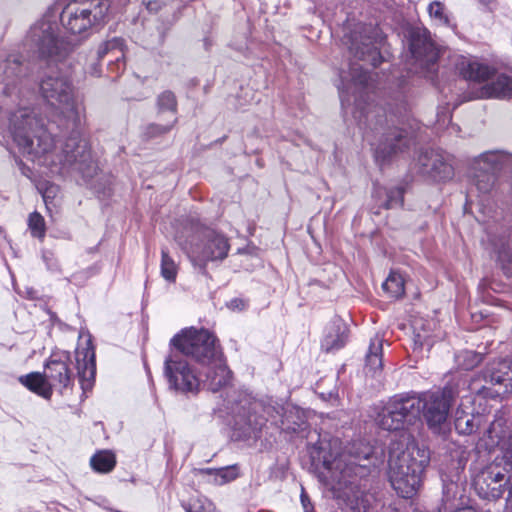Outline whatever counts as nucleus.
I'll use <instances>...</instances> for the list:
<instances>
[{"instance_id": "obj_1", "label": "nucleus", "mask_w": 512, "mask_h": 512, "mask_svg": "<svg viewBox=\"0 0 512 512\" xmlns=\"http://www.w3.org/2000/svg\"><path fill=\"white\" fill-rule=\"evenodd\" d=\"M40 93L48 105L67 119V126L72 129L71 136L62 145L60 152L55 153L54 139L43 119L33 109L21 108L10 118L14 142L32 161L55 167L53 172L61 173L72 165H78L77 169L84 172L82 166L91 162V153L77 130L81 124V107L75 100L71 81L59 72H51L42 78Z\"/></svg>"}, {"instance_id": "obj_2", "label": "nucleus", "mask_w": 512, "mask_h": 512, "mask_svg": "<svg viewBox=\"0 0 512 512\" xmlns=\"http://www.w3.org/2000/svg\"><path fill=\"white\" fill-rule=\"evenodd\" d=\"M309 454L320 482L333 491H340L351 482L357 461L368 459L372 448L359 440L342 449L338 438H322L309 447Z\"/></svg>"}, {"instance_id": "obj_3", "label": "nucleus", "mask_w": 512, "mask_h": 512, "mask_svg": "<svg viewBox=\"0 0 512 512\" xmlns=\"http://www.w3.org/2000/svg\"><path fill=\"white\" fill-rule=\"evenodd\" d=\"M429 460L428 450L416 444L408 445L396 457L390 456L389 480L399 496L411 498L416 494Z\"/></svg>"}, {"instance_id": "obj_4", "label": "nucleus", "mask_w": 512, "mask_h": 512, "mask_svg": "<svg viewBox=\"0 0 512 512\" xmlns=\"http://www.w3.org/2000/svg\"><path fill=\"white\" fill-rule=\"evenodd\" d=\"M111 0H74L61 12L63 27L84 38L99 31L110 20Z\"/></svg>"}, {"instance_id": "obj_5", "label": "nucleus", "mask_w": 512, "mask_h": 512, "mask_svg": "<svg viewBox=\"0 0 512 512\" xmlns=\"http://www.w3.org/2000/svg\"><path fill=\"white\" fill-rule=\"evenodd\" d=\"M170 345L183 357L189 356L202 365L209 364L222 354L216 337L206 329H183L171 339Z\"/></svg>"}, {"instance_id": "obj_6", "label": "nucleus", "mask_w": 512, "mask_h": 512, "mask_svg": "<svg viewBox=\"0 0 512 512\" xmlns=\"http://www.w3.org/2000/svg\"><path fill=\"white\" fill-rule=\"evenodd\" d=\"M58 31L57 22L45 17L30 28L26 41L40 57L59 61L73 50L74 45L60 37Z\"/></svg>"}, {"instance_id": "obj_7", "label": "nucleus", "mask_w": 512, "mask_h": 512, "mask_svg": "<svg viewBox=\"0 0 512 512\" xmlns=\"http://www.w3.org/2000/svg\"><path fill=\"white\" fill-rule=\"evenodd\" d=\"M458 392L451 386H445L442 390L424 392L418 395L421 400V413L428 427L439 433L446 423L449 409Z\"/></svg>"}, {"instance_id": "obj_8", "label": "nucleus", "mask_w": 512, "mask_h": 512, "mask_svg": "<svg viewBox=\"0 0 512 512\" xmlns=\"http://www.w3.org/2000/svg\"><path fill=\"white\" fill-rule=\"evenodd\" d=\"M164 374L169 388L181 393H196L200 381L194 370L179 352L171 349L164 363Z\"/></svg>"}, {"instance_id": "obj_9", "label": "nucleus", "mask_w": 512, "mask_h": 512, "mask_svg": "<svg viewBox=\"0 0 512 512\" xmlns=\"http://www.w3.org/2000/svg\"><path fill=\"white\" fill-rule=\"evenodd\" d=\"M372 30L369 25L359 24L344 36V43L355 58L377 67L381 63V55L374 44Z\"/></svg>"}, {"instance_id": "obj_10", "label": "nucleus", "mask_w": 512, "mask_h": 512, "mask_svg": "<svg viewBox=\"0 0 512 512\" xmlns=\"http://www.w3.org/2000/svg\"><path fill=\"white\" fill-rule=\"evenodd\" d=\"M341 85L338 87L342 105H350L352 100L356 107L361 106L363 91L368 87L370 74L358 63H350L348 71L341 70Z\"/></svg>"}, {"instance_id": "obj_11", "label": "nucleus", "mask_w": 512, "mask_h": 512, "mask_svg": "<svg viewBox=\"0 0 512 512\" xmlns=\"http://www.w3.org/2000/svg\"><path fill=\"white\" fill-rule=\"evenodd\" d=\"M228 240L215 231H207L204 238L191 246L188 253L195 265L204 268L209 261L223 260L229 251Z\"/></svg>"}, {"instance_id": "obj_12", "label": "nucleus", "mask_w": 512, "mask_h": 512, "mask_svg": "<svg viewBox=\"0 0 512 512\" xmlns=\"http://www.w3.org/2000/svg\"><path fill=\"white\" fill-rule=\"evenodd\" d=\"M452 156L441 150L422 151L417 159V166L420 173L428 176L434 181H447L454 176Z\"/></svg>"}, {"instance_id": "obj_13", "label": "nucleus", "mask_w": 512, "mask_h": 512, "mask_svg": "<svg viewBox=\"0 0 512 512\" xmlns=\"http://www.w3.org/2000/svg\"><path fill=\"white\" fill-rule=\"evenodd\" d=\"M44 373L52 391L56 390L60 394H64L71 390L74 385L69 353L63 352L51 355L44 365Z\"/></svg>"}, {"instance_id": "obj_14", "label": "nucleus", "mask_w": 512, "mask_h": 512, "mask_svg": "<svg viewBox=\"0 0 512 512\" xmlns=\"http://www.w3.org/2000/svg\"><path fill=\"white\" fill-rule=\"evenodd\" d=\"M504 479L505 475L499 467L490 465L475 476L473 483L481 498L497 500L502 497L505 487L511 482V477L503 482Z\"/></svg>"}, {"instance_id": "obj_15", "label": "nucleus", "mask_w": 512, "mask_h": 512, "mask_svg": "<svg viewBox=\"0 0 512 512\" xmlns=\"http://www.w3.org/2000/svg\"><path fill=\"white\" fill-rule=\"evenodd\" d=\"M228 407L234 417V425L237 429L245 434L250 431H255L262 424L257 420V417L252 413L256 410L257 403L249 394L239 392L231 400Z\"/></svg>"}, {"instance_id": "obj_16", "label": "nucleus", "mask_w": 512, "mask_h": 512, "mask_svg": "<svg viewBox=\"0 0 512 512\" xmlns=\"http://www.w3.org/2000/svg\"><path fill=\"white\" fill-rule=\"evenodd\" d=\"M409 50L421 67L428 68L437 61V49L426 29L413 28L409 32Z\"/></svg>"}, {"instance_id": "obj_17", "label": "nucleus", "mask_w": 512, "mask_h": 512, "mask_svg": "<svg viewBox=\"0 0 512 512\" xmlns=\"http://www.w3.org/2000/svg\"><path fill=\"white\" fill-rule=\"evenodd\" d=\"M75 358L79 383L83 393L86 394L93 388L96 375L95 350L91 339H88L84 346L77 347Z\"/></svg>"}, {"instance_id": "obj_18", "label": "nucleus", "mask_w": 512, "mask_h": 512, "mask_svg": "<svg viewBox=\"0 0 512 512\" xmlns=\"http://www.w3.org/2000/svg\"><path fill=\"white\" fill-rule=\"evenodd\" d=\"M509 419L504 413L498 412L488 429V437L500 447L503 459L512 465V431Z\"/></svg>"}, {"instance_id": "obj_19", "label": "nucleus", "mask_w": 512, "mask_h": 512, "mask_svg": "<svg viewBox=\"0 0 512 512\" xmlns=\"http://www.w3.org/2000/svg\"><path fill=\"white\" fill-rule=\"evenodd\" d=\"M24 75L22 56L11 53L7 56L0 55V81L5 84L4 93L10 95L16 84Z\"/></svg>"}, {"instance_id": "obj_20", "label": "nucleus", "mask_w": 512, "mask_h": 512, "mask_svg": "<svg viewBox=\"0 0 512 512\" xmlns=\"http://www.w3.org/2000/svg\"><path fill=\"white\" fill-rule=\"evenodd\" d=\"M396 410H398L399 418L403 421L406 429L420 419L421 400L416 394L397 395L391 398Z\"/></svg>"}, {"instance_id": "obj_21", "label": "nucleus", "mask_w": 512, "mask_h": 512, "mask_svg": "<svg viewBox=\"0 0 512 512\" xmlns=\"http://www.w3.org/2000/svg\"><path fill=\"white\" fill-rule=\"evenodd\" d=\"M410 139L408 133L400 128H395L393 131L387 133L384 139L376 148V157L385 160L403 148L408 147Z\"/></svg>"}, {"instance_id": "obj_22", "label": "nucleus", "mask_w": 512, "mask_h": 512, "mask_svg": "<svg viewBox=\"0 0 512 512\" xmlns=\"http://www.w3.org/2000/svg\"><path fill=\"white\" fill-rule=\"evenodd\" d=\"M206 379L204 380V386L210 391L217 392L221 388L227 386L231 380V371L222 359V355L218 356L215 360L209 364Z\"/></svg>"}, {"instance_id": "obj_23", "label": "nucleus", "mask_w": 512, "mask_h": 512, "mask_svg": "<svg viewBox=\"0 0 512 512\" xmlns=\"http://www.w3.org/2000/svg\"><path fill=\"white\" fill-rule=\"evenodd\" d=\"M347 338L348 327L346 323L340 318H335L326 328L321 347L326 352L338 350L345 345Z\"/></svg>"}, {"instance_id": "obj_24", "label": "nucleus", "mask_w": 512, "mask_h": 512, "mask_svg": "<svg viewBox=\"0 0 512 512\" xmlns=\"http://www.w3.org/2000/svg\"><path fill=\"white\" fill-rule=\"evenodd\" d=\"M111 54L113 64L110 65L112 70L115 66L117 71H122L125 68L124 63V40L122 38H113L102 43L97 50V58L102 59L105 55Z\"/></svg>"}, {"instance_id": "obj_25", "label": "nucleus", "mask_w": 512, "mask_h": 512, "mask_svg": "<svg viewBox=\"0 0 512 512\" xmlns=\"http://www.w3.org/2000/svg\"><path fill=\"white\" fill-rule=\"evenodd\" d=\"M488 377L487 382L503 387L502 393L512 392V361L504 360L497 363L489 369Z\"/></svg>"}, {"instance_id": "obj_26", "label": "nucleus", "mask_w": 512, "mask_h": 512, "mask_svg": "<svg viewBox=\"0 0 512 512\" xmlns=\"http://www.w3.org/2000/svg\"><path fill=\"white\" fill-rule=\"evenodd\" d=\"M376 422L380 428L387 431H398L405 429L403 426V421L399 418L398 410H396L391 398L378 412Z\"/></svg>"}, {"instance_id": "obj_27", "label": "nucleus", "mask_w": 512, "mask_h": 512, "mask_svg": "<svg viewBox=\"0 0 512 512\" xmlns=\"http://www.w3.org/2000/svg\"><path fill=\"white\" fill-rule=\"evenodd\" d=\"M481 96L486 98L504 99L512 96V78L501 74L491 83L486 84L481 91Z\"/></svg>"}, {"instance_id": "obj_28", "label": "nucleus", "mask_w": 512, "mask_h": 512, "mask_svg": "<svg viewBox=\"0 0 512 512\" xmlns=\"http://www.w3.org/2000/svg\"><path fill=\"white\" fill-rule=\"evenodd\" d=\"M481 416L474 415L472 412H467L460 405L455 412V429L458 433L464 435L472 434L480 425Z\"/></svg>"}, {"instance_id": "obj_29", "label": "nucleus", "mask_w": 512, "mask_h": 512, "mask_svg": "<svg viewBox=\"0 0 512 512\" xmlns=\"http://www.w3.org/2000/svg\"><path fill=\"white\" fill-rule=\"evenodd\" d=\"M382 352L383 339L376 335L371 338L368 352L366 354V369H368V371L371 372L373 376L382 369Z\"/></svg>"}, {"instance_id": "obj_30", "label": "nucleus", "mask_w": 512, "mask_h": 512, "mask_svg": "<svg viewBox=\"0 0 512 512\" xmlns=\"http://www.w3.org/2000/svg\"><path fill=\"white\" fill-rule=\"evenodd\" d=\"M20 382L32 392L49 399L52 396V390L46 381L45 373L33 372L22 376Z\"/></svg>"}, {"instance_id": "obj_31", "label": "nucleus", "mask_w": 512, "mask_h": 512, "mask_svg": "<svg viewBox=\"0 0 512 512\" xmlns=\"http://www.w3.org/2000/svg\"><path fill=\"white\" fill-rule=\"evenodd\" d=\"M462 74L465 79L483 82L488 80L494 74V69L483 63L469 62L465 67H463Z\"/></svg>"}, {"instance_id": "obj_32", "label": "nucleus", "mask_w": 512, "mask_h": 512, "mask_svg": "<svg viewBox=\"0 0 512 512\" xmlns=\"http://www.w3.org/2000/svg\"><path fill=\"white\" fill-rule=\"evenodd\" d=\"M90 465L98 473H109L116 465V458L112 452L102 450L91 457Z\"/></svg>"}, {"instance_id": "obj_33", "label": "nucleus", "mask_w": 512, "mask_h": 512, "mask_svg": "<svg viewBox=\"0 0 512 512\" xmlns=\"http://www.w3.org/2000/svg\"><path fill=\"white\" fill-rule=\"evenodd\" d=\"M427 12L436 25L453 27L451 14L441 1L431 2L427 7Z\"/></svg>"}, {"instance_id": "obj_34", "label": "nucleus", "mask_w": 512, "mask_h": 512, "mask_svg": "<svg viewBox=\"0 0 512 512\" xmlns=\"http://www.w3.org/2000/svg\"><path fill=\"white\" fill-rule=\"evenodd\" d=\"M383 290L391 298H400L404 295L405 285L401 274L392 271L382 284Z\"/></svg>"}, {"instance_id": "obj_35", "label": "nucleus", "mask_w": 512, "mask_h": 512, "mask_svg": "<svg viewBox=\"0 0 512 512\" xmlns=\"http://www.w3.org/2000/svg\"><path fill=\"white\" fill-rule=\"evenodd\" d=\"M158 114L169 113L172 119L176 118L177 99L172 91L166 90L160 93L156 99Z\"/></svg>"}, {"instance_id": "obj_36", "label": "nucleus", "mask_w": 512, "mask_h": 512, "mask_svg": "<svg viewBox=\"0 0 512 512\" xmlns=\"http://www.w3.org/2000/svg\"><path fill=\"white\" fill-rule=\"evenodd\" d=\"M511 158V155L500 151H489L480 156V160L487 165V169L491 170L501 169L510 162Z\"/></svg>"}, {"instance_id": "obj_37", "label": "nucleus", "mask_w": 512, "mask_h": 512, "mask_svg": "<svg viewBox=\"0 0 512 512\" xmlns=\"http://www.w3.org/2000/svg\"><path fill=\"white\" fill-rule=\"evenodd\" d=\"M483 360L480 353L471 350L461 351L455 356L457 365L463 370H471L478 366Z\"/></svg>"}, {"instance_id": "obj_38", "label": "nucleus", "mask_w": 512, "mask_h": 512, "mask_svg": "<svg viewBox=\"0 0 512 512\" xmlns=\"http://www.w3.org/2000/svg\"><path fill=\"white\" fill-rule=\"evenodd\" d=\"M161 275L169 282H174L177 276V265L165 249L161 251Z\"/></svg>"}, {"instance_id": "obj_39", "label": "nucleus", "mask_w": 512, "mask_h": 512, "mask_svg": "<svg viewBox=\"0 0 512 512\" xmlns=\"http://www.w3.org/2000/svg\"><path fill=\"white\" fill-rule=\"evenodd\" d=\"M28 226L33 237L39 239L44 238L46 228L44 218L41 214L38 212L31 213L28 218Z\"/></svg>"}, {"instance_id": "obj_40", "label": "nucleus", "mask_w": 512, "mask_h": 512, "mask_svg": "<svg viewBox=\"0 0 512 512\" xmlns=\"http://www.w3.org/2000/svg\"><path fill=\"white\" fill-rule=\"evenodd\" d=\"M493 253L496 255V259L502 264L503 268H506V264L512 261L510 245L508 241L504 239H500L499 243H493Z\"/></svg>"}, {"instance_id": "obj_41", "label": "nucleus", "mask_w": 512, "mask_h": 512, "mask_svg": "<svg viewBox=\"0 0 512 512\" xmlns=\"http://www.w3.org/2000/svg\"><path fill=\"white\" fill-rule=\"evenodd\" d=\"M183 506L186 512H216L214 504L205 497H197Z\"/></svg>"}, {"instance_id": "obj_42", "label": "nucleus", "mask_w": 512, "mask_h": 512, "mask_svg": "<svg viewBox=\"0 0 512 512\" xmlns=\"http://www.w3.org/2000/svg\"><path fill=\"white\" fill-rule=\"evenodd\" d=\"M208 474H215V482L218 484H224L234 480L237 477V473L234 467H226L218 470L207 469L205 471Z\"/></svg>"}, {"instance_id": "obj_43", "label": "nucleus", "mask_w": 512, "mask_h": 512, "mask_svg": "<svg viewBox=\"0 0 512 512\" xmlns=\"http://www.w3.org/2000/svg\"><path fill=\"white\" fill-rule=\"evenodd\" d=\"M404 189L402 187H395L387 192L386 208H394L403 205Z\"/></svg>"}, {"instance_id": "obj_44", "label": "nucleus", "mask_w": 512, "mask_h": 512, "mask_svg": "<svg viewBox=\"0 0 512 512\" xmlns=\"http://www.w3.org/2000/svg\"><path fill=\"white\" fill-rule=\"evenodd\" d=\"M177 118L172 119L168 124H150L146 128V135L148 137H157L168 133L176 124Z\"/></svg>"}, {"instance_id": "obj_45", "label": "nucleus", "mask_w": 512, "mask_h": 512, "mask_svg": "<svg viewBox=\"0 0 512 512\" xmlns=\"http://www.w3.org/2000/svg\"><path fill=\"white\" fill-rule=\"evenodd\" d=\"M494 184V177L490 174H484L482 178L478 177L476 186L480 192L486 193L490 191Z\"/></svg>"}, {"instance_id": "obj_46", "label": "nucleus", "mask_w": 512, "mask_h": 512, "mask_svg": "<svg viewBox=\"0 0 512 512\" xmlns=\"http://www.w3.org/2000/svg\"><path fill=\"white\" fill-rule=\"evenodd\" d=\"M300 498H301V504L303 506L304 512H311L313 510V506L310 502L309 496L305 493L304 489H302Z\"/></svg>"}, {"instance_id": "obj_47", "label": "nucleus", "mask_w": 512, "mask_h": 512, "mask_svg": "<svg viewBox=\"0 0 512 512\" xmlns=\"http://www.w3.org/2000/svg\"><path fill=\"white\" fill-rule=\"evenodd\" d=\"M282 424L285 426V429L292 431V432H297V431H300L303 429L302 426L305 423L303 421H301L300 423H295V425L292 426L289 424L288 416L286 415L284 420L282 421Z\"/></svg>"}, {"instance_id": "obj_48", "label": "nucleus", "mask_w": 512, "mask_h": 512, "mask_svg": "<svg viewBox=\"0 0 512 512\" xmlns=\"http://www.w3.org/2000/svg\"><path fill=\"white\" fill-rule=\"evenodd\" d=\"M57 190H58V188L54 185H51L45 189V191L42 193V195H43V199L46 204L48 202V199H52L55 196Z\"/></svg>"}, {"instance_id": "obj_49", "label": "nucleus", "mask_w": 512, "mask_h": 512, "mask_svg": "<svg viewBox=\"0 0 512 512\" xmlns=\"http://www.w3.org/2000/svg\"><path fill=\"white\" fill-rule=\"evenodd\" d=\"M229 307L232 309H243L245 307V302L241 299H233L229 303Z\"/></svg>"}, {"instance_id": "obj_50", "label": "nucleus", "mask_w": 512, "mask_h": 512, "mask_svg": "<svg viewBox=\"0 0 512 512\" xmlns=\"http://www.w3.org/2000/svg\"><path fill=\"white\" fill-rule=\"evenodd\" d=\"M368 506H369L368 501H366L364 499L361 500L360 504H357V508H358L359 511L361 510V508L363 509V511H366Z\"/></svg>"}, {"instance_id": "obj_51", "label": "nucleus", "mask_w": 512, "mask_h": 512, "mask_svg": "<svg viewBox=\"0 0 512 512\" xmlns=\"http://www.w3.org/2000/svg\"><path fill=\"white\" fill-rule=\"evenodd\" d=\"M404 112L407 111L406 107H403ZM398 121H402L406 117V113L399 112V115L394 114Z\"/></svg>"}, {"instance_id": "obj_52", "label": "nucleus", "mask_w": 512, "mask_h": 512, "mask_svg": "<svg viewBox=\"0 0 512 512\" xmlns=\"http://www.w3.org/2000/svg\"><path fill=\"white\" fill-rule=\"evenodd\" d=\"M482 4L484 5H489L490 3H492L494 0H479Z\"/></svg>"}, {"instance_id": "obj_53", "label": "nucleus", "mask_w": 512, "mask_h": 512, "mask_svg": "<svg viewBox=\"0 0 512 512\" xmlns=\"http://www.w3.org/2000/svg\"><path fill=\"white\" fill-rule=\"evenodd\" d=\"M456 512H473V510L469 509V508H466V509H460V510H458Z\"/></svg>"}, {"instance_id": "obj_54", "label": "nucleus", "mask_w": 512, "mask_h": 512, "mask_svg": "<svg viewBox=\"0 0 512 512\" xmlns=\"http://www.w3.org/2000/svg\"><path fill=\"white\" fill-rule=\"evenodd\" d=\"M510 477H511V482H510V484H508V487H509V488H510V490L512 491V476H510Z\"/></svg>"}, {"instance_id": "obj_55", "label": "nucleus", "mask_w": 512, "mask_h": 512, "mask_svg": "<svg viewBox=\"0 0 512 512\" xmlns=\"http://www.w3.org/2000/svg\"><path fill=\"white\" fill-rule=\"evenodd\" d=\"M92 74H94V75L98 74V71L96 70V68L93 69Z\"/></svg>"}, {"instance_id": "obj_56", "label": "nucleus", "mask_w": 512, "mask_h": 512, "mask_svg": "<svg viewBox=\"0 0 512 512\" xmlns=\"http://www.w3.org/2000/svg\"><path fill=\"white\" fill-rule=\"evenodd\" d=\"M455 485L454 484H450L449 486H447V489L450 490L454 487Z\"/></svg>"}]
</instances>
